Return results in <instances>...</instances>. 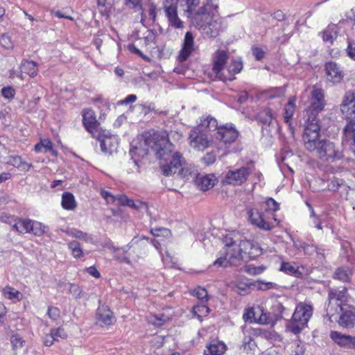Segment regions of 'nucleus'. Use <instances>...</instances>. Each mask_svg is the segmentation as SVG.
<instances>
[{"label":"nucleus","mask_w":355,"mask_h":355,"mask_svg":"<svg viewBox=\"0 0 355 355\" xmlns=\"http://www.w3.org/2000/svg\"><path fill=\"white\" fill-rule=\"evenodd\" d=\"M347 290H331L327 316L330 322H336L343 328L352 329L355 326V306L348 305Z\"/></svg>","instance_id":"nucleus-1"},{"label":"nucleus","mask_w":355,"mask_h":355,"mask_svg":"<svg viewBox=\"0 0 355 355\" xmlns=\"http://www.w3.org/2000/svg\"><path fill=\"white\" fill-rule=\"evenodd\" d=\"M280 209V205L274 198L267 197L258 205V207H250L247 209L248 220L251 225L259 230L270 231L275 228V223L279 226L281 220L277 218L275 213Z\"/></svg>","instance_id":"nucleus-2"},{"label":"nucleus","mask_w":355,"mask_h":355,"mask_svg":"<svg viewBox=\"0 0 355 355\" xmlns=\"http://www.w3.org/2000/svg\"><path fill=\"white\" fill-rule=\"evenodd\" d=\"M228 59L229 53L225 50L218 49L212 55V71L217 78L225 83L234 80L243 69L241 60L233 59L227 63Z\"/></svg>","instance_id":"nucleus-3"},{"label":"nucleus","mask_w":355,"mask_h":355,"mask_svg":"<svg viewBox=\"0 0 355 355\" xmlns=\"http://www.w3.org/2000/svg\"><path fill=\"white\" fill-rule=\"evenodd\" d=\"M146 146L155 152L157 158L162 159L171 153L173 144L170 141L169 135L165 130L150 129L142 135Z\"/></svg>","instance_id":"nucleus-4"},{"label":"nucleus","mask_w":355,"mask_h":355,"mask_svg":"<svg viewBox=\"0 0 355 355\" xmlns=\"http://www.w3.org/2000/svg\"><path fill=\"white\" fill-rule=\"evenodd\" d=\"M315 145V149L307 150L311 153H315L318 157L323 162H334L343 157V153L329 139H318Z\"/></svg>","instance_id":"nucleus-5"},{"label":"nucleus","mask_w":355,"mask_h":355,"mask_svg":"<svg viewBox=\"0 0 355 355\" xmlns=\"http://www.w3.org/2000/svg\"><path fill=\"white\" fill-rule=\"evenodd\" d=\"M302 139L306 150L315 149V141L320 138L321 123L318 115L306 114Z\"/></svg>","instance_id":"nucleus-6"},{"label":"nucleus","mask_w":355,"mask_h":355,"mask_svg":"<svg viewBox=\"0 0 355 355\" xmlns=\"http://www.w3.org/2000/svg\"><path fill=\"white\" fill-rule=\"evenodd\" d=\"M217 5L212 0H207L206 3L199 7L198 11L191 15L189 19L191 23L198 30L206 29L208 21H211L214 16L218 12Z\"/></svg>","instance_id":"nucleus-7"},{"label":"nucleus","mask_w":355,"mask_h":355,"mask_svg":"<svg viewBox=\"0 0 355 355\" xmlns=\"http://www.w3.org/2000/svg\"><path fill=\"white\" fill-rule=\"evenodd\" d=\"M239 243L233 241L227 243L223 250L220 251V256L214 262V266L218 267H227L229 265H238L242 261V254Z\"/></svg>","instance_id":"nucleus-8"},{"label":"nucleus","mask_w":355,"mask_h":355,"mask_svg":"<svg viewBox=\"0 0 355 355\" xmlns=\"http://www.w3.org/2000/svg\"><path fill=\"white\" fill-rule=\"evenodd\" d=\"M187 141L189 146L198 152H204L214 142L212 136L200 125H196L191 129Z\"/></svg>","instance_id":"nucleus-9"},{"label":"nucleus","mask_w":355,"mask_h":355,"mask_svg":"<svg viewBox=\"0 0 355 355\" xmlns=\"http://www.w3.org/2000/svg\"><path fill=\"white\" fill-rule=\"evenodd\" d=\"M254 169V165L252 164L251 166L246 165L239 168L230 170L222 180V184L234 187L242 186L247 182Z\"/></svg>","instance_id":"nucleus-10"},{"label":"nucleus","mask_w":355,"mask_h":355,"mask_svg":"<svg viewBox=\"0 0 355 355\" xmlns=\"http://www.w3.org/2000/svg\"><path fill=\"white\" fill-rule=\"evenodd\" d=\"M110 249L114 253V257L116 260L119 262L125 263L128 264H131L132 263L130 258L126 256H121V252L122 254H128L129 256L131 254L130 251L132 252H137L138 254H137L136 259L140 258L142 254H146L147 252L145 246H143L142 243L135 242L133 241L130 245H125L122 248L112 246L110 248Z\"/></svg>","instance_id":"nucleus-11"},{"label":"nucleus","mask_w":355,"mask_h":355,"mask_svg":"<svg viewBox=\"0 0 355 355\" xmlns=\"http://www.w3.org/2000/svg\"><path fill=\"white\" fill-rule=\"evenodd\" d=\"M341 118L347 122L355 121V93L347 91L340 104Z\"/></svg>","instance_id":"nucleus-12"},{"label":"nucleus","mask_w":355,"mask_h":355,"mask_svg":"<svg viewBox=\"0 0 355 355\" xmlns=\"http://www.w3.org/2000/svg\"><path fill=\"white\" fill-rule=\"evenodd\" d=\"M326 105L324 90L314 87L311 93V103L306 110V114L318 115L324 109Z\"/></svg>","instance_id":"nucleus-13"},{"label":"nucleus","mask_w":355,"mask_h":355,"mask_svg":"<svg viewBox=\"0 0 355 355\" xmlns=\"http://www.w3.org/2000/svg\"><path fill=\"white\" fill-rule=\"evenodd\" d=\"M171 154V159L168 164L162 166V171L165 176H170L175 173L182 174L183 166L186 160L182 153L175 151L168 153Z\"/></svg>","instance_id":"nucleus-14"},{"label":"nucleus","mask_w":355,"mask_h":355,"mask_svg":"<svg viewBox=\"0 0 355 355\" xmlns=\"http://www.w3.org/2000/svg\"><path fill=\"white\" fill-rule=\"evenodd\" d=\"M324 71L327 80L334 85L340 83L344 79L345 73L343 67L334 61L325 62Z\"/></svg>","instance_id":"nucleus-15"},{"label":"nucleus","mask_w":355,"mask_h":355,"mask_svg":"<svg viewBox=\"0 0 355 355\" xmlns=\"http://www.w3.org/2000/svg\"><path fill=\"white\" fill-rule=\"evenodd\" d=\"M197 49L198 46L195 44L193 33L189 31L187 32L182 43L181 49L177 55V60L179 62L187 61Z\"/></svg>","instance_id":"nucleus-16"},{"label":"nucleus","mask_w":355,"mask_h":355,"mask_svg":"<svg viewBox=\"0 0 355 355\" xmlns=\"http://www.w3.org/2000/svg\"><path fill=\"white\" fill-rule=\"evenodd\" d=\"M82 117L83 127L93 137H95L100 127L95 112L92 108H85L82 111Z\"/></svg>","instance_id":"nucleus-17"},{"label":"nucleus","mask_w":355,"mask_h":355,"mask_svg":"<svg viewBox=\"0 0 355 355\" xmlns=\"http://www.w3.org/2000/svg\"><path fill=\"white\" fill-rule=\"evenodd\" d=\"M239 137V132L237 130L227 124L220 125L217 128L216 132V138L225 146L230 145L234 143Z\"/></svg>","instance_id":"nucleus-18"},{"label":"nucleus","mask_w":355,"mask_h":355,"mask_svg":"<svg viewBox=\"0 0 355 355\" xmlns=\"http://www.w3.org/2000/svg\"><path fill=\"white\" fill-rule=\"evenodd\" d=\"M239 245L242 253L243 261L256 259L262 253L261 248L254 241L242 240L239 242Z\"/></svg>","instance_id":"nucleus-19"},{"label":"nucleus","mask_w":355,"mask_h":355,"mask_svg":"<svg viewBox=\"0 0 355 355\" xmlns=\"http://www.w3.org/2000/svg\"><path fill=\"white\" fill-rule=\"evenodd\" d=\"M96 322L100 326H110L114 324V314L108 306L101 304L99 301V306L96 310Z\"/></svg>","instance_id":"nucleus-20"},{"label":"nucleus","mask_w":355,"mask_h":355,"mask_svg":"<svg viewBox=\"0 0 355 355\" xmlns=\"http://www.w3.org/2000/svg\"><path fill=\"white\" fill-rule=\"evenodd\" d=\"M313 308L306 303H299L295 310L292 319L297 322L306 324L312 315Z\"/></svg>","instance_id":"nucleus-21"},{"label":"nucleus","mask_w":355,"mask_h":355,"mask_svg":"<svg viewBox=\"0 0 355 355\" xmlns=\"http://www.w3.org/2000/svg\"><path fill=\"white\" fill-rule=\"evenodd\" d=\"M329 336L338 346L355 349V336L344 334L336 331H331Z\"/></svg>","instance_id":"nucleus-22"},{"label":"nucleus","mask_w":355,"mask_h":355,"mask_svg":"<svg viewBox=\"0 0 355 355\" xmlns=\"http://www.w3.org/2000/svg\"><path fill=\"white\" fill-rule=\"evenodd\" d=\"M223 19L219 16L218 12L211 19V21H208L206 29H202L205 33L209 37H216L220 31H222Z\"/></svg>","instance_id":"nucleus-23"},{"label":"nucleus","mask_w":355,"mask_h":355,"mask_svg":"<svg viewBox=\"0 0 355 355\" xmlns=\"http://www.w3.org/2000/svg\"><path fill=\"white\" fill-rule=\"evenodd\" d=\"M343 143L348 144L355 152V121L347 122L343 132Z\"/></svg>","instance_id":"nucleus-24"},{"label":"nucleus","mask_w":355,"mask_h":355,"mask_svg":"<svg viewBox=\"0 0 355 355\" xmlns=\"http://www.w3.org/2000/svg\"><path fill=\"white\" fill-rule=\"evenodd\" d=\"M165 16L167 19L168 26L175 29H182L184 28V21L178 16V8H167L164 10Z\"/></svg>","instance_id":"nucleus-25"},{"label":"nucleus","mask_w":355,"mask_h":355,"mask_svg":"<svg viewBox=\"0 0 355 355\" xmlns=\"http://www.w3.org/2000/svg\"><path fill=\"white\" fill-rule=\"evenodd\" d=\"M17 221H18V223L21 226V230L23 231V233H31L33 232L35 235H42L44 234V231L40 228V230H35L34 231V227L35 225H39L41 226L42 224L40 223H35L33 220L28 219V218H17Z\"/></svg>","instance_id":"nucleus-26"},{"label":"nucleus","mask_w":355,"mask_h":355,"mask_svg":"<svg viewBox=\"0 0 355 355\" xmlns=\"http://www.w3.org/2000/svg\"><path fill=\"white\" fill-rule=\"evenodd\" d=\"M300 268H304L303 266H297L295 262L282 261L279 270L286 275L302 278L303 274L300 270Z\"/></svg>","instance_id":"nucleus-27"},{"label":"nucleus","mask_w":355,"mask_h":355,"mask_svg":"<svg viewBox=\"0 0 355 355\" xmlns=\"http://www.w3.org/2000/svg\"><path fill=\"white\" fill-rule=\"evenodd\" d=\"M226 345L218 340H211L206 347L204 355H222L226 351Z\"/></svg>","instance_id":"nucleus-28"},{"label":"nucleus","mask_w":355,"mask_h":355,"mask_svg":"<svg viewBox=\"0 0 355 355\" xmlns=\"http://www.w3.org/2000/svg\"><path fill=\"white\" fill-rule=\"evenodd\" d=\"M320 35L324 42L333 44L338 35L337 25L333 23L329 24L322 32H320Z\"/></svg>","instance_id":"nucleus-29"},{"label":"nucleus","mask_w":355,"mask_h":355,"mask_svg":"<svg viewBox=\"0 0 355 355\" xmlns=\"http://www.w3.org/2000/svg\"><path fill=\"white\" fill-rule=\"evenodd\" d=\"M216 181L217 180L214 175L208 174L202 177L198 178L196 180V184L200 190L206 191L214 187Z\"/></svg>","instance_id":"nucleus-30"},{"label":"nucleus","mask_w":355,"mask_h":355,"mask_svg":"<svg viewBox=\"0 0 355 355\" xmlns=\"http://www.w3.org/2000/svg\"><path fill=\"white\" fill-rule=\"evenodd\" d=\"M273 119V114L270 107H265L261 110L256 116V120L261 125L262 128L269 126Z\"/></svg>","instance_id":"nucleus-31"},{"label":"nucleus","mask_w":355,"mask_h":355,"mask_svg":"<svg viewBox=\"0 0 355 355\" xmlns=\"http://www.w3.org/2000/svg\"><path fill=\"white\" fill-rule=\"evenodd\" d=\"M42 148H44V152L51 153L53 157L58 156V150L55 149L53 142L49 139H40V142L34 146V150L36 153H40Z\"/></svg>","instance_id":"nucleus-32"},{"label":"nucleus","mask_w":355,"mask_h":355,"mask_svg":"<svg viewBox=\"0 0 355 355\" xmlns=\"http://www.w3.org/2000/svg\"><path fill=\"white\" fill-rule=\"evenodd\" d=\"M101 142V150L105 153L111 154L116 148V140L114 137L111 136H105L101 139L98 136V138Z\"/></svg>","instance_id":"nucleus-33"},{"label":"nucleus","mask_w":355,"mask_h":355,"mask_svg":"<svg viewBox=\"0 0 355 355\" xmlns=\"http://www.w3.org/2000/svg\"><path fill=\"white\" fill-rule=\"evenodd\" d=\"M61 205L65 210L73 211L76 209L77 202L73 194L69 191L64 192L62 195Z\"/></svg>","instance_id":"nucleus-34"},{"label":"nucleus","mask_w":355,"mask_h":355,"mask_svg":"<svg viewBox=\"0 0 355 355\" xmlns=\"http://www.w3.org/2000/svg\"><path fill=\"white\" fill-rule=\"evenodd\" d=\"M296 98L295 96L290 97L288 103L285 105L284 112V120L286 123H290L291 119L293 118L295 112Z\"/></svg>","instance_id":"nucleus-35"},{"label":"nucleus","mask_w":355,"mask_h":355,"mask_svg":"<svg viewBox=\"0 0 355 355\" xmlns=\"http://www.w3.org/2000/svg\"><path fill=\"white\" fill-rule=\"evenodd\" d=\"M7 163L24 171H28L32 166V164L24 161L19 155L10 156Z\"/></svg>","instance_id":"nucleus-36"},{"label":"nucleus","mask_w":355,"mask_h":355,"mask_svg":"<svg viewBox=\"0 0 355 355\" xmlns=\"http://www.w3.org/2000/svg\"><path fill=\"white\" fill-rule=\"evenodd\" d=\"M21 70L23 73L28 74L29 76L34 78L37 75V64L33 60H24L21 65Z\"/></svg>","instance_id":"nucleus-37"},{"label":"nucleus","mask_w":355,"mask_h":355,"mask_svg":"<svg viewBox=\"0 0 355 355\" xmlns=\"http://www.w3.org/2000/svg\"><path fill=\"white\" fill-rule=\"evenodd\" d=\"M170 317L164 313L150 314L146 316L147 321L154 326L161 327L168 321Z\"/></svg>","instance_id":"nucleus-38"},{"label":"nucleus","mask_w":355,"mask_h":355,"mask_svg":"<svg viewBox=\"0 0 355 355\" xmlns=\"http://www.w3.org/2000/svg\"><path fill=\"white\" fill-rule=\"evenodd\" d=\"M150 233L159 241L170 240L172 236L171 230L166 227H155L150 229Z\"/></svg>","instance_id":"nucleus-39"},{"label":"nucleus","mask_w":355,"mask_h":355,"mask_svg":"<svg viewBox=\"0 0 355 355\" xmlns=\"http://www.w3.org/2000/svg\"><path fill=\"white\" fill-rule=\"evenodd\" d=\"M198 125H200V127L202 128L204 127L209 130H210L212 128L217 130V128L219 127L218 126L217 120L210 115H203L202 117H200V123Z\"/></svg>","instance_id":"nucleus-40"},{"label":"nucleus","mask_w":355,"mask_h":355,"mask_svg":"<svg viewBox=\"0 0 355 355\" xmlns=\"http://www.w3.org/2000/svg\"><path fill=\"white\" fill-rule=\"evenodd\" d=\"M352 271L348 267H340L334 272V277L343 282H348L350 280Z\"/></svg>","instance_id":"nucleus-41"},{"label":"nucleus","mask_w":355,"mask_h":355,"mask_svg":"<svg viewBox=\"0 0 355 355\" xmlns=\"http://www.w3.org/2000/svg\"><path fill=\"white\" fill-rule=\"evenodd\" d=\"M68 248L71 252V255L75 259H80L83 257L84 252L81 248L80 243L77 241H72L68 243Z\"/></svg>","instance_id":"nucleus-42"},{"label":"nucleus","mask_w":355,"mask_h":355,"mask_svg":"<svg viewBox=\"0 0 355 355\" xmlns=\"http://www.w3.org/2000/svg\"><path fill=\"white\" fill-rule=\"evenodd\" d=\"M66 234L72 238H75L85 242H87L91 239L90 236L87 232H83L82 230L76 228L67 230L66 231Z\"/></svg>","instance_id":"nucleus-43"},{"label":"nucleus","mask_w":355,"mask_h":355,"mask_svg":"<svg viewBox=\"0 0 355 355\" xmlns=\"http://www.w3.org/2000/svg\"><path fill=\"white\" fill-rule=\"evenodd\" d=\"M184 1L186 6L184 12L189 18L191 15L198 11L200 0H184Z\"/></svg>","instance_id":"nucleus-44"},{"label":"nucleus","mask_w":355,"mask_h":355,"mask_svg":"<svg viewBox=\"0 0 355 355\" xmlns=\"http://www.w3.org/2000/svg\"><path fill=\"white\" fill-rule=\"evenodd\" d=\"M257 348L255 341L250 336L245 337L243 340L241 349L247 354H252Z\"/></svg>","instance_id":"nucleus-45"},{"label":"nucleus","mask_w":355,"mask_h":355,"mask_svg":"<svg viewBox=\"0 0 355 355\" xmlns=\"http://www.w3.org/2000/svg\"><path fill=\"white\" fill-rule=\"evenodd\" d=\"M143 0H125V5L130 9L141 10V20L146 18L142 6Z\"/></svg>","instance_id":"nucleus-46"},{"label":"nucleus","mask_w":355,"mask_h":355,"mask_svg":"<svg viewBox=\"0 0 355 355\" xmlns=\"http://www.w3.org/2000/svg\"><path fill=\"white\" fill-rule=\"evenodd\" d=\"M162 260L166 267L175 268L178 264V259L169 252L166 251L164 254H162Z\"/></svg>","instance_id":"nucleus-47"},{"label":"nucleus","mask_w":355,"mask_h":355,"mask_svg":"<svg viewBox=\"0 0 355 355\" xmlns=\"http://www.w3.org/2000/svg\"><path fill=\"white\" fill-rule=\"evenodd\" d=\"M3 295L13 302H16L23 297L22 293L18 290H3Z\"/></svg>","instance_id":"nucleus-48"},{"label":"nucleus","mask_w":355,"mask_h":355,"mask_svg":"<svg viewBox=\"0 0 355 355\" xmlns=\"http://www.w3.org/2000/svg\"><path fill=\"white\" fill-rule=\"evenodd\" d=\"M266 267L264 266H256L253 264H249L244 267V271L252 275H260L264 272Z\"/></svg>","instance_id":"nucleus-49"},{"label":"nucleus","mask_w":355,"mask_h":355,"mask_svg":"<svg viewBox=\"0 0 355 355\" xmlns=\"http://www.w3.org/2000/svg\"><path fill=\"white\" fill-rule=\"evenodd\" d=\"M252 284L245 277H236L235 284L230 285L228 284V286H231L232 288H246L247 287H250Z\"/></svg>","instance_id":"nucleus-50"},{"label":"nucleus","mask_w":355,"mask_h":355,"mask_svg":"<svg viewBox=\"0 0 355 355\" xmlns=\"http://www.w3.org/2000/svg\"><path fill=\"white\" fill-rule=\"evenodd\" d=\"M0 46L6 49L13 48V43L9 35L4 33L0 37Z\"/></svg>","instance_id":"nucleus-51"},{"label":"nucleus","mask_w":355,"mask_h":355,"mask_svg":"<svg viewBox=\"0 0 355 355\" xmlns=\"http://www.w3.org/2000/svg\"><path fill=\"white\" fill-rule=\"evenodd\" d=\"M156 38H157L156 33L154 31H153L152 30H148L146 32L144 37H143V39L144 40V45L146 46H147L151 44H155Z\"/></svg>","instance_id":"nucleus-52"},{"label":"nucleus","mask_w":355,"mask_h":355,"mask_svg":"<svg viewBox=\"0 0 355 355\" xmlns=\"http://www.w3.org/2000/svg\"><path fill=\"white\" fill-rule=\"evenodd\" d=\"M243 318L245 322L249 323L257 321L256 312L252 308L245 310V313H243Z\"/></svg>","instance_id":"nucleus-53"},{"label":"nucleus","mask_w":355,"mask_h":355,"mask_svg":"<svg viewBox=\"0 0 355 355\" xmlns=\"http://www.w3.org/2000/svg\"><path fill=\"white\" fill-rule=\"evenodd\" d=\"M51 333L56 341H58V338L62 339H66L67 338V332L65 331L64 329L61 327H58V329H52L51 330Z\"/></svg>","instance_id":"nucleus-54"},{"label":"nucleus","mask_w":355,"mask_h":355,"mask_svg":"<svg viewBox=\"0 0 355 355\" xmlns=\"http://www.w3.org/2000/svg\"><path fill=\"white\" fill-rule=\"evenodd\" d=\"M1 92L3 98L7 99H12L14 98L15 95V90L11 86H6L2 87Z\"/></svg>","instance_id":"nucleus-55"},{"label":"nucleus","mask_w":355,"mask_h":355,"mask_svg":"<svg viewBox=\"0 0 355 355\" xmlns=\"http://www.w3.org/2000/svg\"><path fill=\"white\" fill-rule=\"evenodd\" d=\"M305 325L306 324H301V322H295L292 319V321H291V324H289L288 325V328L293 334H298L299 333L301 332V331L302 330V329L304 328V327Z\"/></svg>","instance_id":"nucleus-56"},{"label":"nucleus","mask_w":355,"mask_h":355,"mask_svg":"<svg viewBox=\"0 0 355 355\" xmlns=\"http://www.w3.org/2000/svg\"><path fill=\"white\" fill-rule=\"evenodd\" d=\"M127 48L131 53L136 54L139 57L141 58L144 61H150V58L147 55H144L139 49H137L134 44H128Z\"/></svg>","instance_id":"nucleus-57"},{"label":"nucleus","mask_w":355,"mask_h":355,"mask_svg":"<svg viewBox=\"0 0 355 355\" xmlns=\"http://www.w3.org/2000/svg\"><path fill=\"white\" fill-rule=\"evenodd\" d=\"M100 193L101 197L104 198L107 203H114L116 200V196H114L108 191L102 189Z\"/></svg>","instance_id":"nucleus-58"},{"label":"nucleus","mask_w":355,"mask_h":355,"mask_svg":"<svg viewBox=\"0 0 355 355\" xmlns=\"http://www.w3.org/2000/svg\"><path fill=\"white\" fill-rule=\"evenodd\" d=\"M17 217L10 214L3 212L0 216V220L4 223L11 224L12 222H17Z\"/></svg>","instance_id":"nucleus-59"},{"label":"nucleus","mask_w":355,"mask_h":355,"mask_svg":"<svg viewBox=\"0 0 355 355\" xmlns=\"http://www.w3.org/2000/svg\"><path fill=\"white\" fill-rule=\"evenodd\" d=\"M191 295L196 296L202 301H207L208 300L207 290H192Z\"/></svg>","instance_id":"nucleus-60"},{"label":"nucleus","mask_w":355,"mask_h":355,"mask_svg":"<svg viewBox=\"0 0 355 355\" xmlns=\"http://www.w3.org/2000/svg\"><path fill=\"white\" fill-rule=\"evenodd\" d=\"M106 1L107 0H98L97 4L99 12L103 15L108 16L110 13V9L106 6Z\"/></svg>","instance_id":"nucleus-61"},{"label":"nucleus","mask_w":355,"mask_h":355,"mask_svg":"<svg viewBox=\"0 0 355 355\" xmlns=\"http://www.w3.org/2000/svg\"><path fill=\"white\" fill-rule=\"evenodd\" d=\"M252 51L255 59L258 61L261 60L264 58L266 54L263 50L258 46L252 47Z\"/></svg>","instance_id":"nucleus-62"},{"label":"nucleus","mask_w":355,"mask_h":355,"mask_svg":"<svg viewBox=\"0 0 355 355\" xmlns=\"http://www.w3.org/2000/svg\"><path fill=\"white\" fill-rule=\"evenodd\" d=\"M282 93V90L280 87L272 88L266 92V94L270 98L279 97Z\"/></svg>","instance_id":"nucleus-63"},{"label":"nucleus","mask_w":355,"mask_h":355,"mask_svg":"<svg viewBox=\"0 0 355 355\" xmlns=\"http://www.w3.org/2000/svg\"><path fill=\"white\" fill-rule=\"evenodd\" d=\"M216 155L212 152L206 153L202 157V162L207 165L214 164L216 162Z\"/></svg>","instance_id":"nucleus-64"}]
</instances>
